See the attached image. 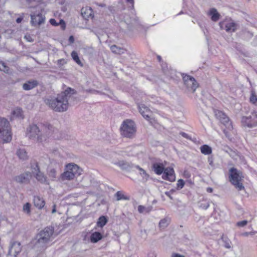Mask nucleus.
Wrapping results in <instances>:
<instances>
[{
	"instance_id": "nucleus-1",
	"label": "nucleus",
	"mask_w": 257,
	"mask_h": 257,
	"mask_svg": "<svg viewBox=\"0 0 257 257\" xmlns=\"http://www.w3.org/2000/svg\"><path fill=\"white\" fill-rule=\"evenodd\" d=\"M75 94L76 91L75 89L68 87L64 91L58 94L56 97L47 99L46 103L55 111H65L68 108L69 100Z\"/></svg>"
},
{
	"instance_id": "nucleus-2",
	"label": "nucleus",
	"mask_w": 257,
	"mask_h": 257,
	"mask_svg": "<svg viewBox=\"0 0 257 257\" xmlns=\"http://www.w3.org/2000/svg\"><path fill=\"white\" fill-rule=\"evenodd\" d=\"M27 135L30 139L36 140L39 143L45 142L53 134L54 127L50 124L37 125L32 124L27 130Z\"/></svg>"
},
{
	"instance_id": "nucleus-3",
	"label": "nucleus",
	"mask_w": 257,
	"mask_h": 257,
	"mask_svg": "<svg viewBox=\"0 0 257 257\" xmlns=\"http://www.w3.org/2000/svg\"><path fill=\"white\" fill-rule=\"evenodd\" d=\"M54 233V228L52 226H47L40 230L33 240V248L39 251H44L51 244Z\"/></svg>"
},
{
	"instance_id": "nucleus-4",
	"label": "nucleus",
	"mask_w": 257,
	"mask_h": 257,
	"mask_svg": "<svg viewBox=\"0 0 257 257\" xmlns=\"http://www.w3.org/2000/svg\"><path fill=\"white\" fill-rule=\"evenodd\" d=\"M153 169L156 174L161 175L163 173L162 178L170 182L175 180V175L173 168H167L165 169L162 163H155L153 165Z\"/></svg>"
},
{
	"instance_id": "nucleus-5",
	"label": "nucleus",
	"mask_w": 257,
	"mask_h": 257,
	"mask_svg": "<svg viewBox=\"0 0 257 257\" xmlns=\"http://www.w3.org/2000/svg\"><path fill=\"white\" fill-rule=\"evenodd\" d=\"M137 129L136 124L131 119H125L120 127V134L124 137L132 139L135 137Z\"/></svg>"
},
{
	"instance_id": "nucleus-6",
	"label": "nucleus",
	"mask_w": 257,
	"mask_h": 257,
	"mask_svg": "<svg viewBox=\"0 0 257 257\" xmlns=\"http://www.w3.org/2000/svg\"><path fill=\"white\" fill-rule=\"evenodd\" d=\"M229 181L239 191L243 190L244 186L241 183L243 178L242 173L235 168H231L229 170Z\"/></svg>"
},
{
	"instance_id": "nucleus-7",
	"label": "nucleus",
	"mask_w": 257,
	"mask_h": 257,
	"mask_svg": "<svg viewBox=\"0 0 257 257\" xmlns=\"http://www.w3.org/2000/svg\"><path fill=\"white\" fill-rule=\"evenodd\" d=\"M241 123L243 126L248 128L257 126V111L253 110L249 114L243 116L241 117Z\"/></svg>"
},
{
	"instance_id": "nucleus-8",
	"label": "nucleus",
	"mask_w": 257,
	"mask_h": 257,
	"mask_svg": "<svg viewBox=\"0 0 257 257\" xmlns=\"http://www.w3.org/2000/svg\"><path fill=\"white\" fill-rule=\"evenodd\" d=\"M182 78L184 85L186 86L188 91L194 92L198 87V83L195 78L190 75L182 74Z\"/></svg>"
},
{
	"instance_id": "nucleus-9",
	"label": "nucleus",
	"mask_w": 257,
	"mask_h": 257,
	"mask_svg": "<svg viewBox=\"0 0 257 257\" xmlns=\"http://www.w3.org/2000/svg\"><path fill=\"white\" fill-rule=\"evenodd\" d=\"M216 117L219 120L221 123H222L229 130L233 128V126L229 117L222 111L216 110L214 111Z\"/></svg>"
},
{
	"instance_id": "nucleus-10",
	"label": "nucleus",
	"mask_w": 257,
	"mask_h": 257,
	"mask_svg": "<svg viewBox=\"0 0 257 257\" xmlns=\"http://www.w3.org/2000/svg\"><path fill=\"white\" fill-rule=\"evenodd\" d=\"M32 178L31 173L29 171L25 172L14 178V180L20 184H27L30 182Z\"/></svg>"
},
{
	"instance_id": "nucleus-11",
	"label": "nucleus",
	"mask_w": 257,
	"mask_h": 257,
	"mask_svg": "<svg viewBox=\"0 0 257 257\" xmlns=\"http://www.w3.org/2000/svg\"><path fill=\"white\" fill-rule=\"evenodd\" d=\"M221 29L225 30L228 33H232L237 30V25L232 20H227L219 23Z\"/></svg>"
},
{
	"instance_id": "nucleus-12",
	"label": "nucleus",
	"mask_w": 257,
	"mask_h": 257,
	"mask_svg": "<svg viewBox=\"0 0 257 257\" xmlns=\"http://www.w3.org/2000/svg\"><path fill=\"white\" fill-rule=\"evenodd\" d=\"M21 250L22 246L20 242L16 241H11L8 255L17 257Z\"/></svg>"
},
{
	"instance_id": "nucleus-13",
	"label": "nucleus",
	"mask_w": 257,
	"mask_h": 257,
	"mask_svg": "<svg viewBox=\"0 0 257 257\" xmlns=\"http://www.w3.org/2000/svg\"><path fill=\"white\" fill-rule=\"evenodd\" d=\"M31 23L34 26H36L37 25L39 26L44 23L45 21V18L41 13H39L37 15H35V14H31Z\"/></svg>"
},
{
	"instance_id": "nucleus-14",
	"label": "nucleus",
	"mask_w": 257,
	"mask_h": 257,
	"mask_svg": "<svg viewBox=\"0 0 257 257\" xmlns=\"http://www.w3.org/2000/svg\"><path fill=\"white\" fill-rule=\"evenodd\" d=\"M66 169H67L70 172L73 173L74 178L79 176L81 173V170L76 164H69L66 165Z\"/></svg>"
},
{
	"instance_id": "nucleus-15",
	"label": "nucleus",
	"mask_w": 257,
	"mask_h": 257,
	"mask_svg": "<svg viewBox=\"0 0 257 257\" xmlns=\"http://www.w3.org/2000/svg\"><path fill=\"white\" fill-rule=\"evenodd\" d=\"M12 139L11 128L8 130L7 133H4V134L2 132H0V141L2 142L3 143H9L12 140Z\"/></svg>"
},
{
	"instance_id": "nucleus-16",
	"label": "nucleus",
	"mask_w": 257,
	"mask_h": 257,
	"mask_svg": "<svg viewBox=\"0 0 257 257\" xmlns=\"http://www.w3.org/2000/svg\"><path fill=\"white\" fill-rule=\"evenodd\" d=\"M139 110L143 116L147 120H149L151 117L152 112L144 104L139 105Z\"/></svg>"
},
{
	"instance_id": "nucleus-17",
	"label": "nucleus",
	"mask_w": 257,
	"mask_h": 257,
	"mask_svg": "<svg viewBox=\"0 0 257 257\" xmlns=\"http://www.w3.org/2000/svg\"><path fill=\"white\" fill-rule=\"evenodd\" d=\"M38 82L36 80H31L27 81L23 84V89L25 90H30L38 85Z\"/></svg>"
},
{
	"instance_id": "nucleus-18",
	"label": "nucleus",
	"mask_w": 257,
	"mask_h": 257,
	"mask_svg": "<svg viewBox=\"0 0 257 257\" xmlns=\"http://www.w3.org/2000/svg\"><path fill=\"white\" fill-rule=\"evenodd\" d=\"M9 121L5 118H0V132L7 133L8 130L11 129Z\"/></svg>"
},
{
	"instance_id": "nucleus-19",
	"label": "nucleus",
	"mask_w": 257,
	"mask_h": 257,
	"mask_svg": "<svg viewBox=\"0 0 257 257\" xmlns=\"http://www.w3.org/2000/svg\"><path fill=\"white\" fill-rule=\"evenodd\" d=\"M34 176L37 180L40 183L45 184H49V180L47 179V177L43 172H41V171H38V172H36V173L34 174Z\"/></svg>"
},
{
	"instance_id": "nucleus-20",
	"label": "nucleus",
	"mask_w": 257,
	"mask_h": 257,
	"mask_svg": "<svg viewBox=\"0 0 257 257\" xmlns=\"http://www.w3.org/2000/svg\"><path fill=\"white\" fill-rule=\"evenodd\" d=\"M115 164L118 166L122 170L127 171H130L133 168H135V166L133 164L124 161H119Z\"/></svg>"
},
{
	"instance_id": "nucleus-21",
	"label": "nucleus",
	"mask_w": 257,
	"mask_h": 257,
	"mask_svg": "<svg viewBox=\"0 0 257 257\" xmlns=\"http://www.w3.org/2000/svg\"><path fill=\"white\" fill-rule=\"evenodd\" d=\"M34 205L38 209H42L45 205L44 200L39 196H34Z\"/></svg>"
},
{
	"instance_id": "nucleus-22",
	"label": "nucleus",
	"mask_w": 257,
	"mask_h": 257,
	"mask_svg": "<svg viewBox=\"0 0 257 257\" xmlns=\"http://www.w3.org/2000/svg\"><path fill=\"white\" fill-rule=\"evenodd\" d=\"M208 14L211 16L212 21L214 22L217 21L219 19L220 15L215 8H211Z\"/></svg>"
},
{
	"instance_id": "nucleus-23",
	"label": "nucleus",
	"mask_w": 257,
	"mask_h": 257,
	"mask_svg": "<svg viewBox=\"0 0 257 257\" xmlns=\"http://www.w3.org/2000/svg\"><path fill=\"white\" fill-rule=\"evenodd\" d=\"M61 179L62 181L71 180L74 179L73 173L70 172L69 170L66 169V171L61 175Z\"/></svg>"
},
{
	"instance_id": "nucleus-24",
	"label": "nucleus",
	"mask_w": 257,
	"mask_h": 257,
	"mask_svg": "<svg viewBox=\"0 0 257 257\" xmlns=\"http://www.w3.org/2000/svg\"><path fill=\"white\" fill-rule=\"evenodd\" d=\"M102 238V235L99 232H94L91 234L90 240L93 243H96Z\"/></svg>"
},
{
	"instance_id": "nucleus-25",
	"label": "nucleus",
	"mask_w": 257,
	"mask_h": 257,
	"mask_svg": "<svg viewBox=\"0 0 257 257\" xmlns=\"http://www.w3.org/2000/svg\"><path fill=\"white\" fill-rule=\"evenodd\" d=\"M30 165V168L32 171V172H31V174H33V175H34L36 173V172H38V171H40V167L38 165V163L36 161H32Z\"/></svg>"
},
{
	"instance_id": "nucleus-26",
	"label": "nucleus",
	"mask_w": 257,
	"mask_h": 257,
	"mask_svg": "<svg viewBox=\"0 0 257 257\" xmlns=\"http://www.w3.org/2000/svg\"><path fill=\"white\" fill-rule=\"evenodd\" d=\"M16 154L20 159L25 160L28 159L27 153L24 149H20L18 150Z\"/></svg>"
},
{
	"instance_id": "nucleus-27",
	"label": "nucleus",
	"mask_w": 257,
	"mask_h": 257,
	"mask_svg": "<svg viewBox=\"0 0 257 257\" xmlns=\"http://www.w3.org/2000/svg\"><path fill=\"white\" fill-rule=\"evenodd\" d=\"M47 174L52 181H54L57 178V172L54 168H49Z\"/></svg>"
},
{
	"instance_id": "nucleus-28",
	"label": "nucleus",
	"mask_w": 257,
	"mask_h": 257,
	"mask_svg": "<svg viewBox=\"0 0 257 257\" xmlns=\"http://www.w3.org/2000/svg\"><path fill=\"white\" fill-rule=\"evenodd\" d=\"M200 151L201 153L204 155H210L212 153L211 148L207 145H203L201 146Z\"/></svg>"
},
{
	"instance_id": "nucleus-29",
	"label": "nucleus",
	"mask_w": 257,
	"mask_h": 257,
	"mask_svg": "<svg viewBox=\"0 0 257 257\" xmlns=\"http://www.w3.org/2000/svg\"><path fill=\"white\" fill-rule=\"evenodd\" d=\"M110 49L113 53L119 55L124 53L125 51V49L118 47L115 45H112L110 47Z\"/></svg>"
},
{
	"instance_id": "nucleus-30",
	"label": "nucleus",
	"mask_w": 257,
	"mask_h": 257,
	"mask_svg": "<svg viewBox=\"0 0 257 257\" xmlns=\"http://www.w3.org/2000/svg\"><path fill=\"white\" fill-rule=\"evenodd\" d=\"M241 36L242 39L248 40L253 37V34L248 31L243 30L241 32Z\"/></svg>"
},
{
	"instance_id": "nucleus-31",
	"label": "nucleus",
	"mask_w": 257,
	"mask_h": 257,
	"mask_svg": "<svg viewBox=\"0 0 257 257\" xmlns=\"http://www.w3.org/2000/svg\"><path fill=\"white\" fill-rule=\"evenodd\" d=\"M71 57L73 60L79 66H83V64L80 61L77 53L74 51L71 53Z\"/></svg>"
},
{
	"instance_id": "nucleus-32",
	"label": "nucleus",
	"mask_w": 257,
	"mask_h": 257,
	"mask_svg": "<svg viewBox=\"0 0 257 257\" xmlns=\"http://www.w3.org/2000/svg\"><path fill=\"white\" fill-rule=\"evenodd\" d=\"M152 208L153 207L151 206L146 207L143 205H139L138 206V211L140 213H149L152 210Z\"/></svg>"
},
{
	"instance_id": "nucleus-33",
	"label": "nucleus",
	"mask_w": 257,
	"mask_h": 257,
	"mask_svg": "<svg viewBox=\"0 0 257 257\" xmlns=\"http://www.w3.org/2000/svg\"><path fill=\"white\" fill-rule=\"evenodd\" d=\"M107 222V219L106 217L104 216H101L99 218L97 224L99 227H102L106 224Z\"/></svg>"
},
{
	"instance_id": "nucleus-34",
	"label": "nucleus",
	"mask_w": 257,
	"mask_h": 257,
	"mask_svg": "<svg viewBox=\"0 0 257 257\" xmlns=\"http://www.w3.org/2000/svg\"><path fill=\"white\" fill-rule=\"evenodd\" d=\"M115 196L116 197L117 201H119L120 200H129V198L127 196H124L120 191H117L115 194Z\"/></svg>"
},
{
	"instance_id": "nucleus-35",
	"label": "nucleus",
	"mask_w": 257,
	"mask_h": 257,
	"mask_svg": "<svg viewBox=\"0 0 257 257\" xmlns=\"http://www.w3.org/2000/svg\"><path fill=\"white\" fill-rule=\"evenodd\" d=\"M135 168L139 169L140 171V175L146 180H147L148 178L149 177V175L146 173V171H145L143 169L141 168L139 166H135Z\"/></svg>"
},
{
	"instance_id": "nucleus-36",
	"label": "nucleus",
	"mask_w": 257,
	"mask_h": 257,
	"mask_svg": "<svg viewBox=\"0 0 257 257\" xmlns=\"http://www.w3.org/2000/svg\"><path fill=\"white\" fill-rule=\"evenodd\" d=\"M169 224V220L167 218H164L159 222V227L161 229H164Z\"/></svg>"
},
{
	"instance_id": "nucleus-37",
	"label": "nucleus",
	"mask_w": 257,
	"mask_h": 257,
	"mask_svg": "<svg viewBox=\"0 0 257 257\" xmlns=\"http://www.w3.org/2000/svg\"><path fill=\"white\" fill-rule=\"evenodd\" d=\"M249 100L250 102L252 103L253 104H255L256 102H257V96L255 94L254 90H253L251 91V95L250 96Z\"/></svg>"
},
{
	"instance_id": "nucleus-38",
	"label": "nucleus",
	"mask_w": 257,
	"mask_h": 257,
	"mask_svg": "<svg viewBox=\"0 0 257 257\" xmlns=\"http://www.w3.org/2000/svg\"><path fill=\"white\" fill-rule=\"evenodd\" d=\"M208 162L209 164V166L212 169H214L215 168V165L214 164V159L212 156H210L208 157Z\"/></svg>"
},
{
	"instance_id": "nucleus-39",
	"label": "nucleus",
	"mask_w": 257,
	"mask_h": 257,
	"mask_svg": "<svg viewBox=\"0 0 257 257\" xmlns=\"http://www.w3.org/2000/svg\"><path fill=\"white\" fill-rule=\"evenodd\" d=\"M185 183L183 179H179L177 183V187L178 189H181L183 188Z\"/></svg>"
},
{
	"instance_id": "nucleus-40",
	"label": "nucleus",
	"mask_w": 257,
	"mask_h": 257,
	"mask_svg": "<svg viewBox=\"0 0 257 257\" xmlns=\"http://www.w3.org/2000/svg\"><path fill=\"white\" fill-rule=\"evenodd\" d=\"M0 70L3 71L5 73H9V68L4 62H3V66H1Z\"/></svg>"
},
{
	"instance_id": "nucleus-41",
	"label": "nucleus",
	"mask_w": 257,
	"mask_h": 257,
	"mask_svg": "<svg viewBox=\"0 0 257 257\" xmlns=\"http://www.w3.org/2000/svg\"><path fill=\"white\" fill-rule=\"evenodd\" d=\"M30 204L29 203H26L23 206V210L27 213H30Z\"/></svg>"
},
{
	"instance_id": "nucleus-42",
	"label": "nucleus",
	"mask_w": 257,
	"mask_h": 257,
	"mask_svg": "<svg viewBox=\"0 0 257 257\" xmlns=\"http://www.w3.org/2000/svg\"><path fill=\"white\" fill-rule=\"evenodd\" d=\"M13 114L17 117H20L22 115V110L18 108L13 111Z\"/></svg>"
},
{
	"instance_id": "nucleus-43",
	"label": "nucleus",
	"mask_w": 257,
	"mask_h": 257,
	"mask_svg": "<svg viewBox=\"0 0 257 257\" xmlns=\"http://www.w3.org/2000/svg\"><path fill=\"white\" fill-rule=\"evenodd\" d=\"M247 220H242L241 221H238L236 223V225L239 227H243L245 226L247 223Z\"/></svg>"
},
{
	"instance_id": "nucleus-44",
	"label": "nucleus",
	"mask_w": 257,
	"mask_h": 257,
	"mask_svg": "<svg viewBox=\"0 0 257 257\" xmlns=\"http://www.w3.org/2000/svg\"><path fill=\"white\" fill-rule=\"evenodd\" d=\"M24 38L28 41V42H32L34 41V39L33 38H32V36L30 35V34H26L25 37H24Z\"/></svg>"
},
{
	"instance_id": "nucleus-45",
	"label": "nucleus",
	"mask_w": 257,
	"mask_h": 257,
	"mask_svg": "<svg viewBox=\"0 0 257 257\" xmlns=\"http://www.w3.org/2000/svg\"><path fill=\"white\" fill-rule=\"evenodd\" d=\"M180 134L184 138H186L189 140H191V138L189 136V135L187 134H186L184 132H181L180 133Z\"/></svg>"
},
{
	"instance_id": "nucleus-46",
	"label": "nucleus",
	"mask_w": 257,
	"mask_h": 257,
	"mask_svg": "<svg viewBox=\"0 0 257 257\" xmlns=\"http://www.w3.org/2000/svg\"><path fill=\"white\" fill-rule=\"evenodd\" d=\"M50 23L53 26H58L59 24L57 23L56 20L54 19H51L50 20Z\"/></svg>"
},
{
	"instance_id": "nucleus-47",
	"label": "nucleus",
	"mask_w": 257,
	"mask_h": 257,
	"mask_svg": "<svg viewBox=\"0 0 257 257\" xmlns=\"http://www.w3.org/2000/svg\"><path fill=\"white\" fill-rule=\"evenodd\" d=\"M209 206V204L208 203L201 204V207L204 209H207Z\"/></svg>"
},
{
	"instance_id": "nucleus-48",
	"label": "nucleus",
	"mask_w": 257,
	"mask_h": 257,
	"mask_svg": "<svg viewBox=\"0 0 257 257\" xmlns=\"http://www.w3.org/2000/svg\"><path fill=\"white\" fill-rule=\"evenodd\" d=\"M165 194L171 200H173V197L171 195L170 192L167 191L165 192Z\"/></svg>"
},
{
	"instance_id": "nucleus-49",
	"label": "nucleus",
	"mask_w": 257,
	"mask_h": 257,
	"mask_svg": "<svg viewBox=\"0 0 257 257\" xmlns=\"http://www.w3.org/2000/svg\"><path fill=\"white\" fill-rule=\"evenodd\" d=\"M172 257H185V256L183 255H181L178 253H174L172 254Z\"/></svg>"
},
{
	"instance_id": "nucleus-50",
	"label": "nucleus",
	"mask_w": 257,
	"mask_h": 257,
	"mask_svg": "<svg viewBox=\"0 0 257 257\" xmlns=\"http://www.w3.org/2000/svg\"><path fill=\"white\" fill-rule=\"evenodd\" d=\"M59 24L62 25L63 29L65 28V23L64 20H61Z\"/></svg>"
},
{
	"instance_id": "nucleus-51",
	"label": "nucleus",
	"mask_w": 257,
	"mask_h": 257,
	"mask_svg": "<svg viewBox=\"0 0 257 257\" xmlns=\"http://www.w3.org/2000/svg\"><path fill=\"white\" fill-rule=\"evenodd\" d=\"M69 41L70 43H73L74 42V38L73 36H71L69 38Z\"/></svg>"
},
{
	"instance_id": "nucleus-52",
	"label": "nucleus",
	"mask_w": 257,
	"mask_h": 257,
	"mask_svg": "<svg viewBox=\"0 0 257 257\" xmlns=\"http://www.w3.org/2000/svg\"><path fill=\"white\" fill-rule=\"evenodd\" d=\"M249 232H244L241 234L242 236H248L249 235Z\"/></svg>"
},
{
	"instance_id": "nucleus-53",
	"label": "nucleus",
	"mask_w": 257,
	"mask_h": 257,
	"mask_svg": "<svg viewBox=\"0 0 257 257\" xmlns=\"http://www.w3.org/2000/svg\"><path fill=\"white\" fill-rule=\"evenodd\" d=\"M56 205L55 204H54L53 205V209L52 210V213H55L56 212Z\"/></svg>"
},
{
	"instance_id": "nucleus-54",
	"label": "nucleus",
	"mask_w": 257,
	"mask_h": 257,
	"mask_svg": "<svg viewBox=\"0 0 257 257\" xmlns=\"http://www.w3.org/2000/svg\"><path fill=\"white\" fill-rule=\"evenodd\" d=\"M22 20H23L22 18H18L17 19L16 22L17 23H20L22 22Z\"/></svg>"
},
{
	"instance_id": "nucleus-55",
	"label": "nucleus",
	"mask_w": 257,
	"mask_h": 257,
	"mask_svg": "<svg viewBox=\"0 0 257 257\" xmlns=\"http://www.w3.org/2000/svg\"><path fill=\"white\" fill-rule=\"evenodd\" d=\"M207 191L209 193H211L213 191V189L210 187L207 188Z\"/></svg>"
},
{
	"instance_id": "nucleus-56",
	"label": "nucleus",
	"mask_w": 257,
	"mask_h": 257,
	"mask_svg": "<svg viewBox=\"0 0 257 257\" xmlns=\"http://www.w3.org/2000/svg\"><path fill=\"white\" fill-rule=\"evenodd\" d=\"M64 59H59L58 60V64L61 65L62 63V62H64Z\"/></svg>"
},
{
	"instance_id": "nucleus-57",
	"label": "nucleus",
	"mask_w": 257,
	"mask_h": 257,
	"mask_svg": "<svg viewBox=\"0 0 257 257\" xmlns=\"http://www.w3.org/2000/svg\"><path fill=\"white\" fill-rule=\"evenodd\" d=\"M255 233H257V232L256 231H251V232H249L248 233H249V235L252 236V235H254Z\"/></svg>"
},
{
	"instance_id": "nucleus-58",
	"label": "nucleus",
	"mask_w": 257,
	"mask_h": 257,
	"mask_svg": "<svg viewBox=\"0 0 257 257\" xmlns=\"http://www.w3.org/2000/svg\"><path fill=\"white\" fill-rule=\"evenodd\" d=\"M127 2L131 3L132 4V6H133L134 5V0H127Z\"/></svg>"
},
{
	"instance_id": "nucleus-59",
	"label": "nucleus",
	"mask_w": 257,
	"mask_h": 257,
	"mask_svg": "<svg viewBox=\"0 0 257 257\" xmlns=\"http://www.w3.org/2000/svg\"><path fill=\"white\" fill-rule=\"evenodd\" d=\"M98 6L99 7H105L106 5L104 4H99Z\"/></svg>"
},
{
	"instance_id": "nucleus-60",
	"label": "nucleus",
	"mask_w": 257,
	"mask_h": 257,
	"mask_svg": "<svg viewBox=\"0 0 257 257\" xmlns=\"http://www.w3.org/2000/svg\"><path fill=\"white\" fill-rule=\"evenodd\" d=\"M175 190L174 189H171V190H170L169 192H170V193L171 194H172L174 192H175Z\"/></svg>"
},
{
	"instance_id": "nucleus-61",
	"label": "nucleus",
	"mask_w": 257,
	"mask_h": 257,
	"mask_svg": "<svg viewBox=\"0 0 257 257\" xmlns=\"http://www.w3.org/2000/svg\"><path fill=\"white\" fill-rule=\"evenodd\" d=\"M157 58H158V60L159 61H161V57L160 56H157Z\"/></svg>"
},
{
	"instance_id": "nucleus-62",
	"label": "nucleus",
	"mask_w": 257,
	"mask_h": 257,
	"mask_svg": "<svg viewBox=\"0 0 257 257\" xmlns=\"http://www.w3.org/2000/svg\"><path fill=\"white\" fill-rule=\"evenodd\" d=\"M81 13H82V15H83V16L84 17H85V16L83 15H84V13L85 14L84 12H83V9H82V10H81Z\"/></svg>"
},
{
	"instance_id": "nucleus-63",
	"label": "nucleus",
	"mask_w": 257,
	"mask_h": 257,
	"mask_svg": "<svg viewBox=\"0 0 257 257\" xmlns=\"http://www.w3.org/2000/svg\"><path fill=\"white\" fill-rule=\"evenodd\" d=\"M35 0H27L28 2H33V1H35Z\"/></svg>"
},
{
	"instance_id": "nucleus-64",
	"label": "nucleus",
	"mask_w": 257,
	"mask_h": 257,
	"mask_svg": "<svg viewBox=\"0 0 257 257\" xmlns=\"http://www.w3.org/2000/svg\"><path fill=\"white\" fill-rule=\"evenodd\" d=\"M254 41H257V36L254 38Z\"/></svg>"
}]
</instances>
